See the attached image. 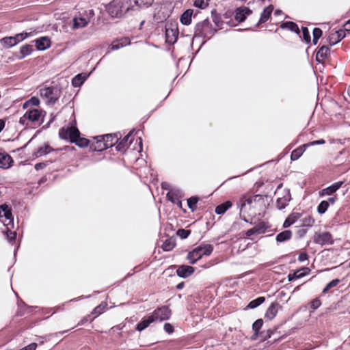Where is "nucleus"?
I'll return each mask as SVG.
<instances>
[{"mask_svg": "<svg viewBox=\"0 0 350 350\" xmlns=\"http://www.w3.org/2000/svg\"><path fill=\"white\" fill-rule=\"evenodd\" d=\"M303 40L306 43H310L311 41L310 33L308 29L306 27H302L301 28Z\"/></svg>", "mask_w": 350, "mask_h": 350, "instance_id": "nucleus-48", "label": "nucleus"}, {"mask_svg": "<svg viewBox=\"0 0 350 350\" xmlns=\"http://www.w3.org/2000/svg\"><path fill=\"white\" fill-rule=\"evenodd\" d=\"M37 347V344L35 342H32L27 346L25 347L24 348L19 349V350H36Z\"/></svg>", "mask_w": 350, "mask_h": 350, "instance_id": "nucleus-60", "label": "nucleus"}, {"mask_svg": "<svg viewBox=\"0 0 350 350\" xmlns=\"http://www.w3.org/2000/svg\"><path fill=\"white\" fill-rule=\"evenodd\" d=\"M292 237V232L289 230H284L276 236V241L278 243H282L289 240Z\"/></svg>", "mask_w": 350, "mask_h": 350, "instance_id": "nucleus-31", "label": "nucleus"}, {"mask_svg": "<svg viewBox=\"0 0 350 350\" xmlns=\"http://www.w3.org/2000/svg\"><path fill=\"white\" fill-rule=\"evenodd\" d=\"M52 150L53 148L49 144H45L44 146L38 148L36 151L34 152L33 156L39 157L50 153Z\"/></svg>", "mask_w": 350, "mask_h": 350, "instance_id": "nucleus-33", "label": "nucleus"}, {"mask_svg": "<svg viewBox=\"0 0 350 350\" xmlns=\"http://www.w3.org/2000/svg\"><path fill=\"white\" fill-rule=\"evenodd\" d=\"M29 120V119L27 118V114L26 113L22 116L19 119V123L22 125H27V121Z\"/></svg>", "mask_w": 350, "mask_h": 350, "instance_id": "nucleus-63", "label": "nucleus"}, {"mask_svg": "<svg viewBox=\"0 0 350 350\" xmlns=\"http://www.w3.org/2000/svg\"><path fill=\"white\" fill-rule=\"evenodd\" d=\"M308 258V256L306 252H301L298 256V260L299 262H304Z\"/></svg>", "mask_w": 350, "mask_h": 350, "instance_id": "nucleus-61", "label": "nucleus"}, {"mask_svg": "<svg viewBox=\"0 0 350 350\" xmlns=\"http://www.w3.org/2000/svg\"><path fill=\"white\" fill-rule=\"evenodd\" d=\"M36 47L38 51H44L51 46V40L48 37H40L34 40Z\"/></svg>", "mask_w": 350, "mask_h": 350, "instance_id": "nucleus-19", "label": "nucleus"}, {"mask_svg": "<svg viewBox=\"0 0 350 350\" xmlns=\"http://www.w3.org/2000/svg\"><path fill=\"white\" fill-rule=\"evenodd\" d=\"M30 36V33L23 32L17 33L14 36L4 37L0 40V43L5 49H10L16 46Z\"/></svg>", "mask_w": 350, "mask_h": 350, "instance_id": "nucleus-6", "label": "nucleus"}, {"mask_svg": "<svg viewBox=\"0 0 350 350\" xmlns=\"http://www.w3.org/2000/svg\"><path fill=\"white\" fill-rule=\"evenodd\" d=\"M88 75L83 73H80L75 76L72 79V85L75 88H78L82 85L85 82Z\"/></svg>", "mask_w": 350, "mask_h": 350, "instance_id": "nucleus-27", "label": "nucleus"}, {"mask_svg": "<svg viewBox=\"0 0 350 350\" xmlns=\"http://www.w3.org/2000/svg\"><path fill=\"white\" fill-rule=\"evenodd\" d=\"M255 230H256V234H262L265 232L266 228H265L264 225L259 224L256 226H254Z\"/></svg>", "mask_w": 350, "mask_h": 350, "instance_id": "nucleus-58", "label": "nucleus"}, {"mask_svg": "<svg viewBox=\"0 0 350 350\" xmlns=\"http://www.w3.org/2000/svg\"><path fill=\"white\" fill-rule=\"evenodd\" d=\"M252 12V10L247 7H239L235 10L234 18L239 23H242Z\"/></svg>", "mask_w": 350, "mask_h": 350, "instance_id": "nucleus-13", "label": "nucleus"}, {"mask_svg": "<svg viewBox=\"0 0 350 350\" xmlns=\"http://www.w3.org/2000/svg\"><path fill=\"white\" fill-rule=\"evenodd\" d=\"M152 323H154L153 319L149 314L142 318V319L137 324L135 329L139 332H142L146 329Z\"/></svg>", "mask_w": 350, "mask_h": 350, "instance_id": "nucleus-21", "label": "nucleus"}, {"mask_svg": "<svg viewBox=\"0 0 350 350\" xmlns=\"http://www.w3.org/2000/svg\"><path fill=\"white\" fill-rule=\"evenodd\" d=\"M310 304V308L313 310H315L321 306V301L319 298H316V299H314L313 300H312Z\"/></svg>", "mask_w": 350, "mask_h": 350, "instance_id": "nucleus-52", "label": "nucleus"}, {"mask_svg": "<svg viewBox=\"0 0 350 350\" xmlns=\"http://www.w3.org/2000/svg\"><path fill=\"white\" fill-rule=\"evenodd\" d=\"M291 200V195L288 189L284 190V195L281 198H278L276 201V206L279 210L284 209Z\"/></svg>", "mask_w": 350, "mask_h": 350, "instance_id": "nucleus-15", "label": "nucleus"}, {"mask_svg": "<svg viewBox=\"0 0 350 350\" xmlns=\"http://www.w3.org/2000/svg\"><path fill=\"white\" fill-rule=\"evenodd\" d=\"M198 202V198L196 196H192L187 199L188 207L192 212L196 210Z\"/></svg>", "mask_w": 350, "mask_h": 350, "instance_id": "nucleus-40", "label": "nucleus"}, {"mask_svg": "<svg viewBox=\"0 0 350 350\" xmlns=\"http://www.w3.org/2000/svg\"><path fill=\"white\" fill-rule=\"evenodd\" d=\"M34 51L33 46L31 44H25L20 48V51L16 53L14 56L18 59H23L27 56L31 55Z\"/></svg>", "mask_w": 350, "mask_h": 350, "instance_id": "nucleus-17", "label": "nucleus"}, {"mask_svg": "<svg viewBox=\"0 0 350 350\" xmlns=\"http://www.w3.org/2000/svg\"><path fill=\"white\" fill-rule=\"evenodd\" d=\"M307 146H304V144L295 149L291 154V159L292 161H296L301 157L303 153L306 150Z\"/></svg>", "mask_w": 350, "mask_h": 350, "instance_id": "nucleus-32", "label": "nucleus"}, {"mask_svg": "<svg viewBox=\"0 0 350 350\" xmlns=\"http://www.w3.org/2000/svg\"><path fill=\"white\" fill-rule=\"evenodd\" d=\"M263 325V320L262 319H258L256 321L254 322L252 325V329L254 332V335L257 336L258 335L259 331L261 329Z\"/></svg>", "mask_w": 350, "mask_h": 350, "instance_id": "nucleus-42", "label": "nucleus"}, {"mask_svg": "<svg viewBox=\"0 0 350 350\" xmlns=\"http://www.w3.org/2000/svg\"><path fill=\"white\" fill-rule=\"evenodd\" d=\"M313 242L316 244L325 245L334 243L332 234L328 232H316L312 238Z\"/></svg>", "mask_w": 350, "mask_h": 350, "instance_id": "nucleus-11", "label": "nucleus"}, {"mask_svg": "<svg viewBox=\"0 0 350 350\" xmlns=\"http://www.w3.org/2000/svg\"><path fill=\"white\" fill-rule=\"evenodd\" d=\"M13 160L7 153L0 152V167L8 168L11 166Z\"/></svg>", "mask_w": 350, "mask_h": 350, "instance_id": "nucleus-24", "label": "nucleus"}, {"mask_svg": "<svg viewBox=\"0 0 350 350\" xmlns=\"http://www.w3.org/2000/svg\"><path fill=\"white\" fill-rule=\"evenodd\" d=\"M105 306H103L101 304L96 307L93 310V314H101L103 310L104 309Z\"/></svg>", "mask_w": 350, "mask_h": 350, "instance_id": "nucleus-64", "label": "nucleus"}, {"mask_svg": "<svg viewBox=\"0 0 350 350\" xmlns=\"http://www.w3.org/2000/svg\"><path fill=\"white\" fill-rule=\"evenodd\" d=\"M123 47L122 44H120L118 40L113 41L109 46L111 51L118 50Z\"/></svg>", "mask_w": 350, "mask_h": 350, "instance_id": "nucleus-53", "label": "nucleus"}, {"mask_svg": "<svg viewBox=\"0 0 350 350\" xmlns=\"http://www.w3.org/2000/svg\"><path fill=\"white\" fill-rule=\"evenodd\" d=\"M193 12V10L188 9L180 15V21L183 25H189L191 24Z\"/></svg>", "mask_w": 350, "mask_h": 350, "instance_id": "nucleus-26", "label": "nucleus"}, {"mask_svg": "<svg viewBox=\"0 0 350 350\" xmlns=\"http://www.w3.org/2000/svg\"><path fill=\"white\" fill-rule=\"evenodd\" d=\"M273 10V6L272 5L266 7L260 14L257 25L265 23L269 18Z\"/></svg>", "mask_w": 350, "mask_h": 350, "instance_id": "nucleus-25", "label": "nucleus"}, {"mask_svg": "<svg viewBox=\"0 0 350 350\" xmlns=\"http://www.w3.org/2000/svg\"><path fill=\"white\" fill-rule=\"evenodd\" d=\"M232 202L229 200H227L224 203L217 206L215 212L217 215H222L225 213L232 206Z\"/></svg>", "mask_w": 350, "mask_h": 350, "instance_id": "nucleus-28", "label": "nucleus"}, {"mask_svg": "<svg viewBox=\"0 0 350 350\" xmlns=\"http://www.w3.org/2000/svg\"><path fill=\"white\" fill-rule=\"evenodd\" d=\"M324 144H325V141L323 139H321L319 140H316V141H313V142L305 144L304 146H307V148H308L310 146H316V145H323Z\"/></svg>", "mask_w": 350, "mask_h": 350, "instance_id": "nucleus-55", "label": "nucleus"}, {"mask_svg": "<svg viewBox=\"0 0 350 350\" xmlns=\"http://www.w3.org/2000/svg\"><path fill=\"white\" fill-rule=\"evenodd\" d=\"M130 136H131V133H129L128 135L124 136L122 140H120V142L119 141L118 142V143L116 144V148L118 151L123 152L125 150V148L128 145L127 142H128Z\"/></svg>", "mask_w": 350, "mask_h": 350, "instance_id": "nucleus-34", "label": "nucleus"}, {"mask_svg": "<svg viewBox=\"0 0 350 350\" xmlns=\"http://www.w3.org/2000/svg\"><path fill=\"white\" fill-rule=\"evenodd\" d=\"M123 6L124 4L120 1L113 0L108 4L107 10L112 18H120L124 14Z\"/></svg>", "mask_w": 350, "mask_h": 350, "instance_id": "nucleus-9", "label": "nucleus"}, {"mask_svg": "<svg viewBox=\"0 0 350 350\" xmlns=\"http://www.w3.org/2000/svg\"><path fill=\"white\" fill-rule=\"evenodd\" d=\"M211 16L213 18V21L214 22L215 25L217 27L221 28L223 25V21H222L221 17L216 13L215 11H213L211 12Z\"/></svg>", "mask_w": 350, "mask_h": 350, "instance_id": "nucleus-44", "label": "nucleus"}, {"mask_svg": "<svg viewBox=\"0 0 350 350\" xmlns=\"http://www.w3.org/2000/svg\"><path fill=\"white\" fill-rule=\"evenodd\" d=\"M111 138V135H99L95 137L94 142L90 146L92 151L101 152L111 147V144H107V139Z\"/></svg>", "mask_w": 350, "mask_h": 350, "instance_id": "nucleus-7", "label": "nucleus"}, {"mask_svg": "<svg viewBox=\"0 0 350 350\" xmlns=\"http://www.w3.org/2000/svg\"><path fill=\"white\" fill-rule=\"evenodd\" d=\"M40 96L49 105H53L61 95V90L57 86L44 87L40 90Z\"/></svg>", "mask_w": 350, "mask_h": 350, "instance_id": "nucleus-3", "label": "nucleus"}, {"mask_svg": "<svg viewBox=\"0 0 350 350\" xmlns=\"http://www.w3.org/2000/svg\"><path fill=\"white\" fill-rule=\"evenodd\" d=\"M209 0H195L193 5L199 9H205L208 6Z\"/></svg>", "mask_w": 350, "mask_h": 350, "instance_id": "nucleus-45", "label": "nucleus"}, {"mask_svg": "<svg viewBox=\"0 0 350 350\" xmlns=\"http://www.w3.org/2000/svg\"><path fill=\"white\" fill-rule=\"evenodd\" d=\"M314 223V219L312 217L308 216L307 217H305L303 219V224L302 225L304 226H312Z\"/></svg>", "mask_w": 350, "mask_h": 350, "instance_id": "nucleus-54", "label": "nucleus"}, {"mask_svg": "<svg viewBox=\"0 0 350 350\" xmlns=\"http://www.w3.org/2000/svg\"><path fill=\"white\" fill-rule=\"evenodd\" d=\"M5 235L7 237V239L10 243L14 242L16 238V232L15 231H12L9 226H7V230L5 232Z\"/></svg>", "mask_w": 350, "mask_h": 350, "instance_id": "nucleus-46", "label": "nucleus"}, {"mask_svg": "<svg viewBox=\"0 0 350 350\" xmlns=\"http://www.w3.org/2000/svg\"><path fill=\"white\" fill-rule=\"evenodd\" d=\"M106 135L111 136V138L107 139V144H111V147L116 145L119 141L118 134H107Z\"/></svg>", "mask_w": 350, "mask_h": 350, "instance_id": "nucleus-51", "label": "nucleus"}, {"mask_svg": "<svg viewBox=\"0 0 350 350\" xmlns=\"http://www.w3.org/2000/svg\"><path fill=\"white\" fill-rule=\"evenodd\" d=\"M329 202H327L325 200H323L321 201L318 206H317V212L320 214V215H323L324 214L327 210L329 208Z\"/></svg>", "mask_w": 350, "mask_h": 350, "instance_id": "nucleus-41", "label": "nucleus"}, {"mask_svg": "<svg viewBox=\"0 0 350 350\" xmlns=\"http://www.w3.org/2000/svg\"><path fill=\"white\" fill-rule=\"evenodd\" d=\"M140 5H143L145 7H150L152 5L154 0H139Z\"/></svg>", "mask_w": 350, "mask_h": 350, "instance_id": "nucleus-59", "label": "nucleus"}, {"mask_svg": "<svg viewBox=\"0 0 350 350\" xmlns=\"http://www.w3.org/2000/svg\"><path fill=\"white\" fill-rule=\"evenodd\" d=\"M5 217L8 223L5 221H3L4 226H9L11 228L14 227V217L12 213V207L6 203L0 205V219Z\"/></svg>", "mask_w": 350, "mask_h": 350, "instance_id": "nucleus-10", "label": "nucleus"}, {"mask_svg": "<svg viewBox=\"0 0 350 350\" xmlns=\"http://www.w3.org/2000/svg\"><path fill=\"white\" fill-rule=\"evenodd\" d=\"M176 243L173 238L167 239L162 245V248L164 251L169 252L173 250L175 247Z\"/></svg>", "mask_w": 350, "mask_h": 350, "instance_id": "nucleus-36", "label": "nucleus"}, {"mask_svg": "<svg viewBox=\"0 0 350 350\" xmlns=\"http://www.w3.org/2000/svg\"><path fill=\"white\" fill-rule=\"evenodd\" d=\"M163 329L167 334H172L174 332V327L169 323L164 324Z\"/></svg>", "mask_w": 350, "mask_h": 350, "instance_id": "nucleus-56", "label": "nucleus"}, {"mask_svg": "<svg viewBox=\"0 0 350 350\" xmlns=\"http://www.w3.org/2000/svg\"><path fill=\"white\" fill-rule=\"evenodd\" d=\"M280 307V304L277 301L272 302L267 308L265 317L269 320H272L277 315L278 308Z\"/></svg>", "mask_w": 350, "mask_h": 350, "instance_id": "nucleus-20", "label": "nucleus"}, {"mask_svg": "<svg viewBox=\"0 0 350 350\" xmlns=\"http://www.w3.org/2000/svg\"><path fill=\"white\" fill-rule=\"evenodd\" d=\"M27 118L31 122H37L40 118V111L37 109H32L27 111L26 112Z\"/></svg>", "mask_w": 350, "mask_h": 350, "instance_id": "nucleus-29", "label": "nucleus"}, {"mask_svg": "<svg viewBox=\"0 0 350 350\" xmlns=\"http://www.w3.org/2000/svg\"><path fill=\"white\" fill-rule=\"evenodd\" d=\"M120 44H122L123 47L131 44V41L129 38H122L118 40Z\"/></svg>", "mask_w": 350, "mask_h": 350, "instance_id": "nucleus-62", "label": "nucleus"}, {"mask_svg": "<svg viewBox=\"0 0 350 350\" xmlns=\"http://www.w3.org/2000/svg\"><path fill=\"white\" fill-rule=\"evenodd\" d=\"M312 33H313L312 42H313V44L316 45L318 42L319 39L322 36L323 31L320 28L315 27L313 29Z\"/></svg>", "mask_w": 350, "mask_h": 350, "instance_id": "nucleus-43", "label": "nucleus"}, {"mask_svg": "<svg viewBox=\"0 0 350 350\" xmlns=\"http://www.w3.org/2000/svg\"><path fill=\"white\" fill-rule=\"evenodd\" d=\"M299 217V214H291L284 221L283 224V228H288L290 226L293 224L297 218Z\"/></svg>", "mask_w": 350, "mask_h": 350, "instance_id": "nucleus-38", "label": "nucleus"}, {"mask_svg": "<svg viewBox=\"0 0 350 350\" xmlns=\"http://www.w3.org/2000/svg\"><path fill=\"white\" fill-rule=\"evenodd\" d=\"M343 183V181L336 182L330 186L321 189L319 192V196L324 197L325 196H334L333 194L342 187Z\"/></svg>", "mask_w": 350, "mask_h": 350, "instance_id": "nucleus-12", "label": "nucleus"}, {"mask_svg": "<svg viewBox=\"0 0 350 350\" xmlns=\"http://www.w3.org/2000/svg\"><path fill=\"white\" fill-rule=\"evenodd\" d=\"M280 28L282 29H287L293 32H295L296 33H299V29L298 25L292 21H286L282 23L280 25Z\"/></svg>", "mask_w": 350, "mask_h": 350, "instance_id": "nucleus-30", "label": "nucleus"}, {"mask_svg": "<svg viewBox=\"0 0 350 350\" xmlns=\"http://www.w3.org/2000/svg\"><path fill=\"white\" fill-rule=\"evenodd\" d=\"M267 200V196H262V195H254L253 196H250L247 198H241L240 199L239 202L237 203L238 207L240 208V211L241 212L243 211V208L245 206L246 204H254L255 206L256 205H259V206H266V202Z\"/></svg>", "mask_w": 350, "mask_h": 350, "instance_id": "nucleus-4", "label": "nucleus"}, {"mask_svg": "<svg viewBox=\"0 0 350 350\" xmlns=\"http://www.w3.org/2000/svg\"><path fill=\"white\" fill-rule=\"evenodd\" d=\"M217 31L208 19H205L196 24L194 36L209 40Z\"/></svg>", "mask_w": 350, "mask_h": 350, "instance_id": "nucleus-1", "label": "nucleus"}, {"mask_svg": "<svg viewBox=\"0 0 350 350\" xmlns=\"http://www.w3.org/2000/svg\"><path fill=\"white\" fill-rule=\"evenodd\" d=\"M183 191L179 189H171L170 191L167 193V198L169 201L174 203L178 201L179 199L183 198Z\"/></svg>", "mask_w": 350, "mask_h": 350, "instance_id": "nucleus-23", "label": "nucleus"}, {"mask_svg": "<svg viewBox=\"0 0 350 350\" xmlns=\"http://www.w3.org/2000/svg\"><path fill=\"white\" fill-rule=\"evenodd\" d=\"M154 322H162L170 319L172 315V311L167 306H163L155 309L150 314Z\"/></svg>", "mask_w": 350, "mask_h": 350, "instance_id": "nucleus-8", "label": "nucleus"}, {"mask_svg": "<svg viewBox=\"0 0 350 350\" xmlns=\"http://www.w3.org/2000/svg\"><path fill=\"white\" fill-rule=\"evenodd\" d=\"M72 143H75L80 148H85L89 145L90 141L86 138L81 137L79 135L74 141H72Z\"/></svg>", "mask_w": 350, "mask_h": 350, "instance_id": "nucleus-39", "label": "nucleus"}, {"mask_svg": "<svg viewBox=\"0 0 350 350\" xmlns=\"http://www.w3.org/2000/svg\"><path fill=\"white\" fill-rule=\"evenodd\" d=\"M28 103L30 104V106H38L40 104V100L38 98L33 96L28 100Z\"/></svg>", "mask_w": 350, "mask_h": 350, "instance_id": "nucleus-57", "label": "nucleus"}, {"mask_svg": "<svg viewBox=\"0 0 350 350\" xmlns=\"http://www.w3.org/2000/svg\"><path fill=\"white\" fill-rule=\"evenodd\" d=\"M265 301L264 297H258L256 299L252 300L247 305V308L250 309H254L258 307L260 305L263 304Z\"/></svg>", "mask_w": 350, "mask_h": 350, "instance_id": "nucleus-37", "label": "nucleus"}, {"mask_svg": "<svg viewBox=\"0 0 350 350\" xmlns=\"http://www.w3.org/2000/svg\"><path fill=\"white\" fill-rule=\"evenodd\" d=\"M213 251V247L211 244H202L189 252L187 259L191 264H195L203 256H209Z\"/></svg>", "mask_w": 350, "mask_h": 350, "instance_id": "nucleus-2", "label": "nucleus"}, {"mask_svg": "<svg viewBox=\"0 0 350 350\" xmlns=\"http://www.w3.org/2000/svg\"><path fill=\"white\" fill-rule=\"evenodd\" d=\"M346 28L345 29H339L332 33L329 36V43L331 46L335 45L346 37Z\"/></svg>", "mask_w": 350, "mask_h": 350, "instance_id": "nucleus-14", "label": "nucleus"}, {"mask_svg": "<svg viewBox=\"0 0 350 350\" xmlns=\"http://www.w3.org/2000/svg\"><path fill=\"white\" fill-rule=\"evenodd\" d=\"M195 271V268L186 265L178 266L176 269V274L178 277L186 278L190 276Z\"/></svg>", "mask_w": 350, "mask_h": 350, "instance_id": "nucleus-16", "label": "nucleus"}, {"mask_svg": "<svg viewBox=\"0 0 350 350\" xmlns=\"http://www.w3.org/2000/svg\"><path fill=\"white\" fill-rule=\"evenodd\" d=\"M88 24V21L86 18L80 17V18H75L73 19V27L75 29H79L85 27Z\"/></svg>", "mask_w": 350, "mask_h": 350, "instance_id": "nucleus-35", "label": "nucleus"}, {"mask_svg": "<svg viewBox=\"0 0 350 350\" xmlns=\"http://www.w3.org/2000/svg\"><path fill=\"white\" fill-rule=\"evenodd\" d=\"M339 283H340V280H338V279L332 280V281H330L329 283H327L326 284L325 287L323 290V293H325L332 288L336 286Z\"/></svg>", "mask_w": 350, "mask_h": 350, "instance_id": "nucleus-49", "label": "nucleus"}, {"mask_svg": "<svg viewBox=\"0 0 350 350\" xmlns=\"http://www.w3.org/2000/svg\"><path fill=\"white\" fill-rule=\"evenodd\" d=\"M306 273L305 272H303L301 271H297L293 274H289L288 275V281L292 282L296 279H299L304 277V275H306Z\"/></svg>", "mask_w": 350, "mask_h": 350, "instance_id": "nucleus-47", "label": "nucleus"}, {"mask_svg": "<svg viewBox=\"0 0 350 350\" xmlns=\"http://www.w3.org/2000/svg\"><path fill=\"white\" fill-rule=\"evenodd\" d=\"M178 31L175 28H165V40L170 44L175 43L178 39Z\"/></svg>", "mask_w": 350, "mask_h": 350, "instance_id": "nucleus-18", "label": "nucleus"}, {"mask_svg": "<svg viewBox=\"0 0 350 350\" xmlns=\"http://www.w3.org/2000/svg\"><path fill=\"white\" fill-rule=\"evenodd\" d=\"M329 52V48L323 45L321 46L316 53V61L319 63H323L327 57Z\"/></svg>", "mask_w": 350, "mask_h": 350, "instance_id": "nucleus-22", "label": "nucleus"}, {"mask_svg": "<svg viewBox=\"0 0 350 350\" xmlns=\"http://www.w3.org/2000/svg\"><path fill=\"white\" fill-rule=\"evenodd\" d=\"M80 135V132L76 126V121L72 122L70 126L62 127L59 129V136L64 139H69L72 143Z\"/></svg>", "mask_w": 350, "mask_h": 350, "instance_id": "nucleus-5", "label": "nucleus"}, {"mask_svg": "<svg viewBox=\"0 0 350 350\" xmlns=\"http://www.w3.org/2000/svg\"><path fill=\"white\" fill-rule=\"evenodd\" d=\"M190 234H191L190 230L183 229V228L178 229L176 232V234L178 236H179L183 239H187L189 236Z\"/></svg>", "mask_w": 350, "mask_h": 350, "instance_id": "nucleus-50", "label": "nucleus"}]
</instances>
